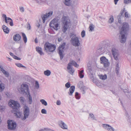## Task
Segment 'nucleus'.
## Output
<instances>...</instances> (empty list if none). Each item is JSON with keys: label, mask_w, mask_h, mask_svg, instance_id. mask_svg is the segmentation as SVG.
Instances as JSON below:
<instances>
[{"label": "nucleus", "mask_w": 131, "mask_h": 131, "mask_svg": "<svg viewBox=\"0 0 131 131\" xmlns=\"http://www.w3.org/2000/svg\"><path fill=\"white\" fill-rule=\"evenodd\" d=\"M125 17L126 18H129V17L128 15V14L127 12H125Z\"/></svg>", "instance_id": "3c124183"}, {"label": "nucleus", "mask_w": 131, "mask_h": 131, "mask_svg": "<svg viewBox=\"0 0 131 131\" xmlns=\"http://www.w3.org/2000/svg\"><path fill=\"white\" fill-rule=\"evenodd\" d=\"M85 35V32L84 31H82L81 33V36L82 37H84Z\"/></svg>", "instance_id": "37998d69"}, {"label": "nucleus", "mask_w": 131, "mask_h": 131, "mask_svg": "<svg viewBox=\"0 0 131 131\" xmlns=\"http://www.w3.org/2000/svg\"><path fill=\"white\" fill-rule=\"evenodd\" d=\"M62 39H61V38H58V41L60 42L62 40Z\"/></svg>", "instance_id": "052dcab7"}, {"label": "nucleus", "mask_w": 131, "mask_h": 131, "mask_svg": "<svg viewBox=\"0 0 131 131\" xmlns=\"http://www.w3.org/2000/svg\"><path fill=\"white\" fill-rule=\"evenodd\" d=\"M15 64L18 67L21 68L23 67L24 68H26V67L23 65L22 64L18 63H15Z\"/></svg>", "instance_id": "c756f323"}, {"label": "nucleus", "mask_w": 131, "mask_h": 131, "mask_svg": "<svg viewBox=\"0 0 131 131\" xmlns=\"http://www.w3.org/2000/svg\"><path fill=\"white\" fill-rule=\"evenodd\" d=\"M0 68L1 69V71H2V69H3V70H5L4 69H3V67H2V66H1V67H0Z\"/></svg>", "instance_id": "774afa93"}, {"label": "nucleus", "mask_w": 131, "mask_h": 131, "mask_svg": "<svg viewBox=\"0 0 131 131\" xmlns=\"http://www.w3.org/2000/svg\"><path fill=\"white\" fill-rule=\"evenodd\" d=\"M89 116L91 117L92 119L96 120L95 117L92 113H90L89 114Z\"/></svg>", "instance_id": "f704fd0d"}, {"label": "nucleus", "mask_w": 131, "mask_h": 131, "mask_svg": "<svg viewBox=\"0 0 131 131\" xmlns=\"http://www.w3.org/2000/svg\"><path fill=\"white\" fill-rule=\"evenodd\" d=\"M101 63L103 64L105 68L108 67L109 66L110 63L108 60L104 57H102L100 58Z\"/></svg>", "instance_id": "f8f14e48"}, {"label": "nucleus", "mask_w": 131, "mask_h": 131, "mask_svg": "<svg viewBox=\"0 0 131 131\" xmlns=\"http://www.w3.org/2000/svg\"><path fill=\"white\" fill-rule=\"evenodd\" d=\"M9 54L10 56H12L13 57V56H14V55H13V53L12 52H10Z\"/></svg>", "instance_id": "338daca9"}, {"label": "nucleus", "mask_w": 131, "mask_h": 131, "mask_svg": "<svg viewBox=\"0 0 131 131\" xmlns=\"http://www.w3.org/2000/svg\"><path fill=\"white\" fill-rule=\"evenodd\" d=\"M56 18L53 19L52 20L50 23L49 26L51 28H52L56 30H57L59 27V24L57 23L58 19H56Z\"/></svg>", "instance_id": "0eeeda50"}, {"label": "nucleus", "mask_w": 131, "mask_h": 131, "mask_svg": "<svg viewBox=\"0 0 131 131\" xmlns=\"http://www.w3.org/2000/svg\"><path fill=\"white\" fill-rule=\"evenodd\" d=\"M53 12L52 11L49 12L48 13H46L45 14L42 15L41 17L43 20V21L44 23L45 19H46L48 17L51 16Z\"/></svg>", "instance_id": "ddd939ff"}, {"label": "nucleus", "mask_w": 131, "mask_h": 131, "mask_svg": "<svg viewBox=\"0 0 131 131\" xmlns=\"http://www.w3.org/2000/svg\"><path fill=\"white\" fill-rule=\"evenodd\" d=\"M124 3L125 4L131 3V0H124Z\"/></svg>", "instance_id": "4c0bfd02"}, {"label": "nucleus", "mask_w": 131, "mask_h": 131, "mask_svg": "<svg viewBox=\"0 0 131 131\" xmlns=\"http://www.w3.org/2000/svg\"><path fill=\"white\" fill-rule=\"evenodd\" d=\"M13 58L14 59L18 60H20L21 59L20 58H19L17 56L15 55L13 56Z\"/></svg>", "instance_id": "a18cd8bd"}, {"label": "nucleus", "mask_w": 131, "mask_h": 131, "mask_svg": "<svg viewBox=\"0 0 131 131\" xmlns=\"http://www.w3.org/2000/svg\"><path fill=\"white\" fill-rule=\"evenodd\" d=\"M21 36L19 34H16L14 36L13 39L15 41H18L21 39Z\"/></svg>", "instance_id": "f3484780"}, {"label": "nucleus", "mask_w": 131, "mask_h": 131, "mask_svg": "<svg viewBox=\"0 0 131 131\" xmlns=\"http://www.w3.org/2000/svg\"><path fill=\"white\" fill-rule=\"evenodd\" d=\"M36 51L39 53L40 55H44V53L42 51V48L39 47H36Z\"/></svg>", "instance_id": "a211bd4d"}, {"label": "nucleus", "mask_w": 131, "mask_h": 131, "mask_svg": "<svg viewBox=\"0 0 131 131\" xmlns=\"http://www.w3.org/2000/svg\"><path fill=\"white\" fill-rule=\"evenodd\" d=\"M2 28L4 32L6 34H8L9 32V28L5 25H3L2 26Z\"/></svg>", "instance_id": "6ab92c4d"}, {"label": "nucleus", "mask_w": 131, "mask_h": 131, "mask_svg": "<svg viewBox=\"0 0 131 131\" xmlns=\"http://www.w3.org/2000/svg\"><path fill=\"white\" fill-rule=\"evenodd\" d=\"M89 28L90 30H91V31H92L94 30V27H93V25L92 24H91L90 25Z\"/></svg>", "instance_id": "e433bc0d"}, {"label": "nucleus", "mask_w": 131, "mask_h": 131, "mask_svg": "<svg viewBox=\"0 0 131 131\" xmlns=\"http://www.w3.org/2000/svg\"><path fill=\"white\" fill-rule=\"evenodd\" d=\"M41 112L42 114H46L47 113V111L45 109H43L41 110Z\"/></svg>", "instance_id": "49530a36"}, {"label": "nucleus", "mask_w": 131, "mask_h": 131, "mask_svg": "<svg viewBox=\"0 0 131 131\" xmlns=\"http://www.w3.org/2000/svg\"><path fill=\"white\" fill-rule=\"evenodd\" d=\"M118 60V61H117L116 62V68L119 67V61Z\"/></svg>", "instance_id": "4d7b16f0"}, {"label": "nucleus", "mask_w": 131, "mask_h": 131, "mask_svg": "<svg viewBox=\"0 0 131 131\" xmlns=\"http://www.w3.org/2000/svg\"><path fill=\"white\" fill-rule=\"evenodd\" d=\"M14 114L15 116L17 118H20L23 121L25 120L27 118L29 115V110L28 107L27 106L24 108V117L21 116V113L19 112L18 110L14 111Z\"/></svg>", "instance_id": "f03ea898"}, {"label": "nucleus", "mask_w": 131, "mask_h": 131, "mask_svg": "<svg viewBox=\"0 0 131 131\" xmlns=\"http://www.w3.org/2000/svg\"><path fill=\"white\" fill-rule=\"evenodd\" d=\"M69 70L68 71L69 72L70 74L73 75V73L74 72V69L73 68H72L70 69V70Z\"/></svg>", "instance_id": "473e14b6"}, {"label": "nucleus", "mask_w": 131, "mask_h": 131, "mask_svg": "<svg viewBox=\"0 0 131 131\" xmlns=\"http://www.w3.org/2000/svg\"><path fill=\"white\" fill-rule=\"evenodd\" d=\"M35 41L36 43H38V40L37 38H36L35 39Z\"/></svg>", "instance_id": "680f3d73"}, {"label": "nucleus", "mask_w": 131, "mask_h": 131, "mask_svg": "<svg viewBox=\"0 0 131 131\" xmlns=\"http://www.w3.org/2000/svg\"><path fill=\"white\" fill-rule=\"evenodd\" d=\"M7 20H10V21H11L12 20V19H11V18H10L9 17H7Z\"/></svg>", "instance_id": "69168bd1"}, {"label": "nucleus", "mask_w": 131, "mask_h": 131, "mask_svg": "<svg viewBox=\"0 0 131 131\" xmlns=\"http://www.w3.org/2000/svg\"><path fill=\"white\" fill-rule=\"evenodd\" d=\"M83 82H81L80 83V85H79V88L81 90V92L83 94L85 93V90H86V88L83 85Z\"/></svg>", "instance_id": "2eb2a0df"}, {"label": "nucleus", "mask_w": 131, "mask_h": 131, "mask_svg": "<svg viewBox=\"0 0 131 131\" xmlns=\"http://www.w3.org/2000/svg\"><path fill=\"white\" fill-rule=\"evenodd\" d=\"M19 99L20 100L21 103L22 104H25V100L24 97H20Z\"/></svg>", "instance_id": "cd10ccee"}, {"label": "nucleus", "mask_w": 131, "mask_h": 131, "mask_svg": "<svg viewBox=\"0 0 131 131\" xmlns=\"http://www.w3.org/2000/svg\"><path fill=\"white\" fill-rule=\"evenodd\" d=\"M27 28L28 29V30H29L31 28V26L30 25V24L29 23H27Z\"/></svg>", "instance_id": "603ef678"}, {"label": "nucleus", "mask_w": 131, "mask_h": 131, "mask_svg": "<svg viewBox=\"0 0 131 131\" xmlns=\"http://www.w3.org/2000/svg\"><path fill=\"white\" fill-rule=\"evenodd\" d=\"M76 64V62L75 61H71V64H72V65L73 66H74V65H75V64Z\"/></svg>", "instance_id": "5fc2aeb1"}, {"label": "nucleus", "mask_w": 131, "mask_h": 131, "mask_svg": "<svg viewBox=\"0 0 131 131\" xmlns=\"http://www.w3.org/2000/svg\"><path fill=\"white\" fill-rule=\"evenodd\" d=\"M59 125L60 127L63 129H67L68 128L67 125L62 121H60L59 122Z\"/></svg>", "instance_id": "dca6fc26"}, {"label": "nucleus", "mask_w": 131, "mask_h": 131, "mask_svg": "<svg viewBox=\"0 0 131 131\" xmlns=\"http://www.w3.org/2000/svg\"><path fill=\"white\" fill-rule=\"evenodd\" d=\"M129 25L128 23L124 22L123 24L122 27L120 31V34L121 35V42L122 43L126 42V36L127 35V32L129 30Z\"/></svg>", "instance_id": "f257e3e1"}, {"label": "nucleus", "mask_w": 131, "mask_h": 131, "mask_svg": "<svg viewBox=\"0 0 131 131\" xmlns=\"http://www.w3.org/2000/svg\"><path fill=\"white\" fill-rule=\"evenodd\" d=\"M56 45L49 43V42H46L44 45V50L46 52H53L56 49Z\"/></svg>", "instance_id": "7ed1b4c3"}, {"label": "nucleus", "mask_w": 131, "mask_h": 131, "mask_svg": "<svg viewBox=\"0 0 131 131\" xmlns=\"http://www.w3.org/2000/svg\"><path fill=\"white\" fill-rule=\"evenodd\" d=\"M71 84L69 82L67 83L65 85L66 87L67 88H68L70 86Z\"/></svg>", "instance_id": "58836bf2"}, {"label": "nucleus", "mask_w": 131, "mask_h": 131, "mask_svg": "<svg viewBox=\"0 0 131 131\" xmlns=\"http://www.w3.org/2000/svg\"><path fill=\"white\" fill-rule=\"evenodd\" d=\"M71 0H65L64 2L65 5L67 6H70L71 5V3L70 1Z\"/></svg>", "instance_id": "4be33fe9"}, {"label": "nucleus", "mask_w": 131, "mask_h": 131, "mask_svg": "<svg viewBox=\"0 0 131 131\" xmlns=\"http://www.w3.org/2000/svg\"><path fill=\"white\" fill-rule=\"evenodd\" d=\"M4 85L2 83L1 81L0 80V91L2 92L3 91L4 89Z\"/></svg>", "instance_id": "5701e85b"}, {"label": "nucleus", "mask_w": 131, "mask_h": 131, "mask_svg": "<svg viewBox=\"0 0 131 131\" xmlns=\"http://www.w3.org/2000/svg\"><path fill=\"white\" fill-rule=\"evenodd\" d=\"M2 17L5 18V22L6 23H8V22L7 20V17H6V15L5 14H3L2 15Z\"/></svg>", "instance_id": "72a5a7b5"}, {"label": "nucleus", "mask_w": 131, "mask_h": 131, "mask_svg": "<svg viewBox=\"0 0 131 131\" xmlns=\"http://www.w3.org/2000/svg\"><path fill=\"white\" fill-rule=\"evenodd\" d=\"M74 34L71 33L70 35L71 37L72 36L70 40L72 45L75 47L79 46L80 45V42L78 37L76 36L75 35L73 36Z\"/></svg>", "instance_id": "20e7f679"}, {"label": "nucleus", "mask_w": 131, "mask_h": 131, "mask_svg": "<svg viewBox=\"0 0 131 131\" xmlns=\"http://www.w3.org/2000/svg\"><path fill=\"white\" fill-rule=\"evenodd\" d=\"M75 89V87L74 86H71L69 89V91L70 93H69V95H72V94L74 92Z\"/></svg>", "instance_id": "aec40b11"}, {"label": "nucleus", "mask_w": 131, "mask_h": 131, "mask_svg": "<svg viewBox=\"0 0 131 131\" xmlns=\"http://www.w3.org/2000/svg\"><path fill=\"white\" fill-rule=\"evenodd\" d=\"M122 90H123V91L124 93H129V90L128 89H122Z\"/></svg>", "instance_id": "864d4df0"}, {"label": "nucleus", "mask_w": 131, "mask_h": 131, "mask_svg": "<svg viewBox=\"0 0 131 131\" xmlns=\"http://www.w3.org/2000/svg\"><path fill=\"white\" fill-rule=\"evenodd\" d=\"M103 127L104 128L109 131H114V130L112 127L107 124H103Z\"/></svg>", "instance_id": "4468645a"}, {"label": "nucleus", "mask_w": 131, "mask_h": 131, "mask_svg": "<svg viewBox=\"0 0 131 131\" xmlns=\"http://www.w3.org/2000/svg\"><path fill=\"white\" fill-rule=\"evenodd\" d=\"M119 67L116 68V72L117 75H118L119 73Z\"/></svg>", "instance_id": "de8ad7c7"}, {"label": "nucleus", "mask_w": 131, "mask_h": 131, "mask_svg": "<svg viewBox=\"0 0 131 131\" xmlns=\"http://www.w3.org/2000/svg\"><path fill=\"white\" fill-rule=\"evenodd\" d=\"M110 18L109 19L108 22L110 24H111L114 21V17L112 15H111L110 16Z\"/></svg>", "instance_id": "bb28decb"}, {"label": "nucleus", "mask_w": 131, "mask_h": 131, "mask_svg": "<svg viewBox=\"0 0 131 131\" xmlns=\"http://www.w3.org/2000/svg\"><path fill=\"white\" fill-rule=\"evenodd\" d=\"M100 78L102 80H105L107 78V75L106 74H105L104 75H100Z\"/></svg>", "instance_id": "c85d7f7f"}, {"label": "nucleus", "mask_w": 131, "mask_h": 131, "mask_svg": "<svg viewBox=\"0 0 131 131\" xmlns=\"http://www.w3.org/2000/svg\"><path fill=\"white\" fill-rule=\"evenodd\" d=\"M56 104L57 105H60L61 102L60 100H57V101Z\"/></svg>", "instance_id": "6e6d98bb"}, {"label": "nucleus", "mask_w": 131, "mask_h": 131, "mask_svg": "<svg viewBox=\"0 0 131 131\" xmlns=\"http://www.w3.org/2000/svg\"><path fill=\"white\" fill-rule=\"evenodd\" d=\"M119 1V0H114L115 4V5H116L117 3V2L118 1Z\"/></svg>", "instance_id": "bf43d9fd"}, {"label": "nucleus", "mask_w": 131, "mask_h": 131, "mask_svg": "<svg viewBox=\"0 0 131 131\" xmlns=\"http://www.w3.org/2000/svg\"><path fill=\"white\" fill-rule=\"evenodd\" d=\"M71 63H69L68 64V66L67 67V69L68 70H70L72 68H73L71 66Z\"/></svg>", "instance_id": "a19ab883"}, {"label": "nucleus", "mask_w": 131, "mask_h": 131, "mask_svg": "<svg viewBox=\"0 0 131 131\" xmlns=\"http://www.w3.org/2000/svg\"><path fill=\"white\" fill-rule=\"evenodd\" d=\"M65 44V43L63 42L59 47V54L61 60L64 57V55H63V53L64 52L63 50Z\"/></svg>", "instance_id": "9d476101"}, {"label": "nucleus", "mask_w": 131, "mask_h": 131, "mask_svg": "<svg viewBox=\"0 0 131 131\" xmlns=\"http://www.w3.org/2000/svg\"><path fill=\"white\" fill-rule=\"evenodd\" d=\"M9 24L11 26H13V23L12 20L11 21H10Z\"/></svg>", "instance_id": "13d9d810"}, {"label": "nucleus", "mask_w": 131, "mask_h": 131, "mask_svg": "<svg viewBox=\"0 0 131 131\" xmlns=\"http://www.w3.org/2000/svg\"><path fill=\"white\" fill-rule=\"evenodd\" d=\"M88 70L90 72L92 76H93V74L92 72V70L91 69V66H88Z\"/></svg>", "instance_id": "c9c22d12"}, {"label": "nucleus", "mask_w": 131, "mask_h": 131, "mask_svg": "<svg viewBox=\"0 0 131 131\" xmlns=\"http://www.w3.org/2000/svg\"><path fill=\"white\" fill-rule=\"evenodd\" d=\"M40 101L45 106H47V102L44 100H40Z\"/></svg>", "instance_id": "2f4dec72"}, {"label": "nucleus", "mask_w": 131, "mask_h": 131, "mask_svg": "<svg viewBox=\"0 0 131 131\" xmlns=\"http://www.w3.org/2000/svg\"><path fill=\"white\" fill-rule=\"evenodd\" d=\"M8 129L10 130H14L16 129V124L12 121L8 120L7 122Z\"/></svg>", "instance_id": "6e6552de"}, {"label": "nucleus", "mask_w": 131, "mask_h": 131, "mask_svg": "<svg viewBox=\"0 0 131 131\" xmlns=\"http://www.w3.org/2000/svg\"><path fill=\"white\" fill-rule=\"evenodd\" d=\"M84 72V70H82L80 71L79 73H83Z\"/></svg>", "instance_id": "0e129e2a"}, {"label": "nucleus", "mask_w": 131, "mask_h": 131, "mask_svg": "<svg viewBox=\"0 0 131 131\" xmlns=\"http://www.w3.org/2000/svg\"><path fill=\"white\" fill-rule=\"evenodd\" d=\"M75 65H74V66H75V67H78L79 66V65L78 64L76 63V64H75Z\"/></svg>", "instance_id": "e2e57ef3"}, {"label": "nucleus", "mask_w": 131, "mask_h": 131, "mask_svg": "<svg viewBox=\"0 0 131 131\" xmlns=\"http://www.w3.org/2000/svg\"><path fill=\"white\" fill-rule=\"evenodd\" d=\"M124 9L123 11H121V12L119 14L118 16V17L119 16H122V15L123 14V13H124V12L125 11V8H124Z\"/></svg>", "instance_id": "c03bdc74"}, {"label": "nucleus", "mask_w": 131, "mask_h": 131, "mask_svg": "<svg viewBox=\"0 0 131 131\" xmlns=\"http://www.w3.org/2000/svg\"><path fill=\"white\" fill-rule=\"evenodd\" d=\"M75 97L77 99H79L80 98L81 96L78 92H76L75 93Z\"/></svg>", "instance_id": "7c9ffc66"}, {"label": "nucleus", "mask_w": 131, "mask_h": 131, "mask_svg": "<svg viewBox=\"0 0 131 131\" xmlns=\"http://www.w3.org/2000/svg\"><path fill=\"white\" fill-rule=\"evenodd\" d=\"M111 52L114 59L116 60H118V57L119 54L118 50L115 48L113 47L111 49Z\"/></svg>", "instance_id": "9b49d317"}, {"label": "nucleus", "mask_w": 131, "mask_h": 131, "mask_svg": "<svg viewBox=\"0 0 131 131\" xmlns=\"http://www.w3.org/2000/svg\"><path fill=\"white\" fill-rule=\"evenodd\" d=\"M2 72L5 75L6 77H8L9 74L8 72H7L5 70H3V69H2Z\"/></svg>", "instance_id": "a878e982"}, {"label": "nucleus", "mask_w": 131, "mask_h": 131, "mask_svg": "<svg viewBox=\"0 0 131 131\" xmlns=\"http://www.w3.org/2000/svg\"><path fill=\"white\" fill-rule=\"evenodd\" d=\"M28 94L29 95L28 97V101L29 104H31L32 102V97L30 94V92H28Z\"/></svg>", "instance_id": "412c9836"}, {"label": "nucleus", "mask_w": 131, "mask_h": 131, "mask_svg": "<svg viewBox=\"0 0 131 131\" xmlns=\"http://www.w3.org/2000/svg\"><path fill=\"white\" fill-rule=\"evenodd\" d=\"M22 36L23 37V39L24 42L26 43L27 41V38L25 34L24 33H22Z\"/></svg>", "instance_id": "393cba45"}, {"label": "nucleus", "mask_w": 131, "mask_h": 131, "mask_svg": "<svg viewBox=\"0 0 131 131\" xmlns=\"http://www.w3.org/2000/svg\"><path fill=\"white\" fill-rule=\"evenodd\" d=\"M19 8L21 12H23L24 11V9L23 7H20Z\"/></svg>", "instance_id": "8fccbe9b"}, {"label": "nucleus", "mask_w": 131, "mask_h": 131, "mask_svg": "<svg viewBox=\"0 0 131 131\" xmlns=\"http://www.w3.org/2000/svg\"><path fill=\"white\" fill-rule=\"evenodd\" d=\"M63 20L64 26L63 27V29L62 30L63 32L64 33L66 32L68 28V24L70 23V20L66 16H64L63 17Z\"/></svg>", "instance_id": "423d86ee"}, {"label": "nucleus", "mask_w": 131, "mask_h": 131, "mask_svg": "<svg viewBox=\"0 0 131 131\" xmlns=\"http://www.w3.org/2000/svg\"><path fill=\"white\" fill-rule=\"evenodd\" d=\"M44 73L45 75L49 76L50 75L51 73V72L50 70H47L44 71Z\"/></svg>", "instance_id": "b1692460"}, {"label": "nucleus", "mask_w": 131, "mask_h": 131, "mask_svg": "<svg viewBox=\"0 0 131 131\" xmlns=\"http://www.w3.org/2000/svg\"><path fill=\"white\" fill-rule=\"evenodd\" d=\"M40 19L39 20V21H37V23L36 24V26L38 28H39L40 26Z\"/></svg>", "instance_id": "79ce46f5"}, {"label": "nucleus", "mask_w": 131, "mask_h": 131, "mask_svg": "<svg viewBox=\"0 0 131 131\" xmlns=\"http://www.w3.org/2000/svg\"><path fill=\"white\" fill-rule=\"evenodd\" d=\"M20 90L23 94L25 93L27 94V93H28V92H29L28 85L26 84H23L21 85Z\"/></svg>", "instance_id": "1a4fd4ad"}, {"label": "nucleus", "mask_w": 131, "mask_h": 131, "mask_svg": "<svg viewBox=\"0 0 131 131\" xmlns=\"http://www.w3.org/2000/svg\"><path fill=\"white\" fill-rule=\"evenodd\" d=\"M79 75L81 78H83L84 76V75L83 73H79Z\"/></svg>", "instance_id": "09e8293b"}, {"label": "nucleus", "mask_w": 131, "mask_h": 131, "mask_svg": "<svg viewBox=\"0 0 131 131\" xmlns=\"http://www.w3.org/2000/svg\"><path fill=\"white\" fill-rule=\"evenodd\" d=\"M35 87L36 89H38L39 87V85L38 82L37 81L35 82Z\"/></svg>", "instance_id": "ea45409f"}, {"label": "nucleus", "mask_w": 131, "mask_h": 131, "mask_svg": "<svg viewBox=\"0 0 131 131\" xmlns=\"http://www.w3.org/2000/svg\"><path fill=\"white\" fill-rule=\"evenodd\" d=\"M9 105L10 107H12L14 111L17 110L20 107L19 104L18 102L13 100H12L9 103Z\"/></svg>", "instance_id": "39448f33"}]
</instances>
